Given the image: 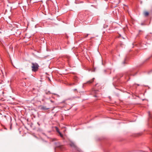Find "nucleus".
<instances>
[{"mask_svg":"<svg viewBox=\"0 0 152 152\" xmlns=\"http://www.w3.org/2000/svg\"><path fill=\"white\" fill-rule=\"evenodd\" d=\"M31 64V67L32 71L34 72H37L39 67L38 64L36 62H32Z\"/></svg>","mask_w":152,"mask_h":152,"instance_id":"1","label":"nucleus"},{"mask_svg":"<svg viewBox=\"0 0 152 152\" xmlns=\"http://www.w3.org/2000/svg\"><path fill=\"white\" fill-rule=\"evenodd\" d=\"M94 80L95 78H93L91 80L87 81L86 83H85V84H86L89 85L92 84L94 81Z\"/></svg>","mask_w":152,"mask_h":152,"instance_id":"2","label":"nucleus"},{"mask_svg":"<svg viewBox=\"0 0 152 152\" xmlns=\"http://www.w3.org/2000/svg\"><path fill=\"white\" fill-rule=\"evenodd\" d=\"M149 14V12L147 11H145L143 12V15L145 17H148Z\"/></svg>","mask_w":152,"mask_h":152,"instance_id":"3","label":"nucleus"},{"mask_svg":"<svg viewBox=\"0 0 152 152\" xmlns=\"http://www.w3.org/2000/svg\"><path fill=\"white\" fill-rule=\"evenodd\" d=\"M49 109V108H47L45 106H42L41 109L42 110H47Z\"/></svg>","mask_w":152,"mask_h":152,"instance_id":"4","label":"nucleus"},{"mask_svg":"<svg viewBox=\"0 0 152 152\" xmlns=\"http://www.w3.org/2000/svg\"><path fill=\"white\" fill-rule=\"evenodd\" d=\"M58 145H57L56 147H57L59 148L60 149H61L63 147V146L61 145L59 143H58Z\"/></svg>","mask_w":152,"mask_h":152,"instance_id":"5","label":"nucleus"},{"mask_svg":"<svg viewBox=\"0 0 152 152\" xmlns=\"http://www.w3.org/2000/svg\"><path fill=\"white\" fill-rule=\"evenodd\" d=\"M16 33L18 35H20L21 33V32L20 30H17V31Z\"/></svg>","mask_w":152,"mask_h":152,"instance_id":"6","label":"nucleus"},{"mask_svg":"<svg viewBox=\"0 0 152 152\" xmlns=\"http://www.w3.org/2000/svg\"><path fill=\"white\" fill-rule=\"evenodd\" d=\"M45 93L47 94H52L49 91H46Z\"/></svg>","mask_w":152,"mask_h":152,"instance_id":"7","label":"nucleus"},{"mask_svg":"<svg viewBox=\"0 0 152 152\" xmlns=\"http://www.w3.org/2000/svg\"><path fill=\"white\" fill-rule=\"evenodd\" d=\"M149 37V35H147L145 37V38L147 39L148 40L149 39H150Z\"/></svg>","mask_w":152,"mask_h":152,"instance_id":"8","label":"nucleus"},{"mask_svg":"<svg viewBox=\"0 0 152 152\" xmlns=\"http://www.w3.org/2000/svg\"><path fill=\"white\" fill-rule=\"evenodd\" d=\"M56 130L57 131V132H58L59 133V132H60L58 129V128L57 127H56Z\"/></svg>","mask_w":152,"mask_h":152,"instance_id":"9","label":"nucleus"},{"mask_svg":"<svg viewBox=\"0 0 152 152\" xmlns=\"http://www.w3.org/2000/svg\"><path fill=\"white\" fill-rule=\"evenodd\" d=\"M60 136L61 137H63V135L60 132L59 133Z\"/></svg>","mask_w":152,"mask_h":152,"instance_id":"10","label":"nucleus"},{"mask_svg":"<svg viewBox=\"0 0 152 152\" xmlns=\"http://www.w3.org/2000/svg\"><path fill=\"white\" fill-rule=\"evenodd\" d=\"M88 35V34H86V35L84 37V38H86L87 37Z\"/></svg>","mask_w":152,"mask_h":152,"instance_id":"11","label":"nucleus"},{"mask_svg":"<svg viewBox=\"0 0 152 152\" xmlns=\"http://www.w3.org/2000/svg\"><path fill=\"white\" fill-rule=\"evenodd\" d=\"M98 83H97V84H96L95 85V86H98Z\"/></svg>","mask_w":152,"mask_h":152,"instance_id":"12","label":"nucleus"},{"mask_svg":"<svg viewBox=\"0 0 152 152\" xmlns=\"http://www.w3.org/2000/svg\"><path fill=\"white\" fill-rule=\"evenodd\" d=\"M144 25V23H141V25Z\"/></svg>","mask_w":152,"mask_h":152,"instance_id":"13","label":"nucleus"},{"mask_svg":"<svg viewBox=\"0 0 152 152\" xmlns=\"http://www.w3.org/2000/svg\"><path fill=\"white\" fill-rule=\"evenodd\" d=\"M123 63L124 64L125 63V61H124V62H123Z\"/></svg>","mask_w":152,"mask_h":152,"instance_id":"14","label":"nucleus"},{"mask_svg":"<svg viewBox=\"0 0 152 152\" xmlns=\"http://www.w3.org/2000/svg\"><path fill=\"white\" fill-rule=\"evenodd\" d=\"M75 90V91H76V90H77V89H75V90Z\"/></svg>","mask_w":152,"mask_h":152,"instance_id":"15","label":"nucleus"},{"mask_svg":"<svg viewBox=\"0 0 152 152\" xmlns=\"http://www.w3.org/2000/svg\"><path fill=\"white\" fill-rule=\"evenodd\" d=\"M94 96L96 97V95H95V96Z\"/></svg>","mask_w":152,"mask_h":152,"instance_id":"16","label":"nucleus"},{"mask_svg":"<svg viewBox=\"0 0 152 152\" xmlns=\"http://www.w3.org/2000/svg\"><path fill=\"white\" fill-rule=\"evenodd\" d=\"M69 57H68V58L69 59Z\"/></svg>","mask_w":152,"mask_h":152,"instance_id":"17","label":"nucleus"},{"mask_svg":"<svg viewBox=\"0 0 152 152\" xmlns=\"http://www.w3.org/2000/svg\"><path fill=\"white\" fill-rule=\"evenodd\" d=\"M71 146H72V145L71 144Z\"/></svg>","mask_w":152,"mask_h":152,"instance_id":"18","label":"nucleus"},{"mask_svg":"<svg viewBox=\"0 0 152 152\" xmlns=\"http://www.w3.org/2000/svg\"><path fill=\"white\" fill-rule=\"evenodd\" d=\"M132 75V74L130 75Z\"/></svg>","mask_w":152,"mask_h":152,"instance_id":"19","label":"nucleus"}]
</instances>
